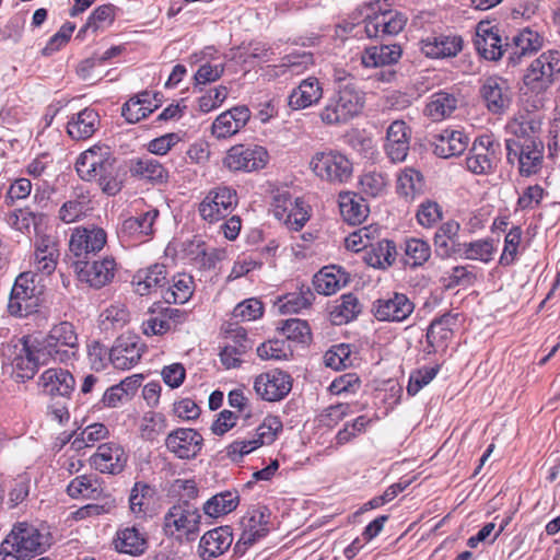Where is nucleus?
Instances as JSON below:
<instances>
[{
  "label": "nucleus",
  "instance_id": "obj_1",
  "mask_svg": "<svg viewBox=\"0 0 560 560\" xmlns=\"http://www.w3.org/2000/svg\"><path fill=\"white\" fill-rule=\"evenodd\" d=\"M79 349L78 334L69 322L54 325L45 337H13L1 345L2 369L16 382L32 380L40 365L50 361L68 363L75 359Z\"/></svg>",
  "mask_w": 560,
  "mask_h": 560
},
{
  "label": "nucleus",
  "instance_id": "obj_2",
  "mask_svg": "<svg viewBox=\"0 0 560 560\" xmlns=\"http://www.w3.org/2000/svg\"><path fill=\"white\" fill-rule=\"evenodd\" d=\"M81 179L95 182L103 192L115 196L121 189L116 159L107 147H93L82 152L75 163Z\"/></svg>",
  "mask_w": 560,
  "mask_h": 560
},
{
  "label": "nucleus",
  "instance_id": "obj_3",
  "mask_svg": "<svg viewBox=\"0 0 560 560\" xmlns=\"http://www.w3.org/2000/svg\"><path fill=\"white\" fill-rule=\"evenodd\" d=\"M200 510L188 500H179L164 514L163 533L178 541L195 540L200 532Z\"/></svg>",
  "mask_w": 560,
  "mask_h": 560
},
{
  "label": "nucleus",
  "instance_id": "obj_4",
  "mask_svg": "<svg viewBox=\"0 0 560 560\" xmlns=\"http://www.w3.org/2000/svg\"><path fill=\"white\" fill-rule=\"evenodd\" d=\"M49 537L26 522L16 523L3 540L5 550L13 551L21 560H28L46 550Z\"/></svg>",
  "mask_w": 560,
  "mask_h": 560
},
{
  "label": "nucleus",
  "instance_id": "obj_5",
  "mask_svg": "<svg viewBox=\"0 0 560 560\" xmlns=\"http://www.w3.org/2000/svg\"><path fill=\"white\" fill-rule=\"evenodd\" d=\"M506 160L517 164L521 176L529 177L542 167L544 143L539 139L505 140Z\"/></svg>",
  "mask_w": 560,
  "mask_h": 560
},
{
  "label": "nucleus",
  "instance_id": "obj_6",
  "mask_svg": "<svg viewBox=\"0 0 560 560\" xmlns=\"http://www.w3.org/2000/svg\"><path fill=\"white\" fill-rule=\"evenodd\" d=\"M310 167L317 177L330 184H343L352 176V163L337 151L316 152Z\"/></svg>",
  "mask_w": 560,
  "mask_h": 560
},
{
  "label": "nucleus",
  "instance_id": "obj_7",
  "mask_svg": "<svg viewBox=\"0 0 560 560\" xmlns=\"http://www.w3.org/2000/svg\"><path fill=\"white\" fill-rule=\"evenodd\" d=\"M33 272H22L11 290L8 310L11 315L25 317L37 311L40 290L35 284Z\"/></svg>",
  "mask_w": 560,
  "mask_h": 560
},
{
  "label": "nucleus",
  "instance_id": "obj_8",
  "mask_svg": "<svg viewBox=\"0 0 560 560\" xmlns=\"http://www.w3.org/2000/svg\"><path fill=\"white\" fill-rule=\"evenodd\" d=\"M72 267L78 280L93 289H101L109 284L116 271V261L113 257L102 259H74Z\"/></svg>",
  "mask_w": 560,
  "mask_h": 560
},
{
  "label": "nucleus",
  "instance_id": "obj_9",
  "mask_svg": "<svg viewBox=\"0 0 560 560\" xmlns=\"http://www.w3.org/2000/svg\"><path fill=\"white\" fill-rule=\"evenodd\" d=\"M107 242L104 229L94 224L73 229L69 240V250L74 259L94 258Z\"/></svg>",
  "mask_w": 560,
  "mask_h": 560
},
{
  "label": "nucleus",
  "instance_id": "obj_10",
  "mask_svg": "<svg viewBox=\"0 0 560 560\" xmlns=\"http://www.w3.org/2000/svg\"><path fill=\"white\" fill-rule=\"evenodd\" d=\"M236 190L220 186L211 189L199 203L202 220L214 223L229 217L237 206Z\"/></svg>",
  "mask_w": 560,
  "mask_h": 560
},
{
  "label": "nucleus",
  "instance_id": "obj_11",
  "mask_svg": "<svg viewBox=\"0 0 560 560\" xmlns=\"http://www.w3.org/2000/svg\"><path fill=\"white\" fill-rule=\"evenodd\" d=\"M268 158V152L264 147L236 144L228 150L223 164L233 172H254L264 168Z\"/></svg>",
  "mask_w": 560,
  "mask_h": 560
},
{
  "label": "nucleus",
  "instance_id": "obj_12",
  "mask_svg": "<svg viewBox=\"0 0 560 560\" xmlns=\"http://www.w3.org/2000/svg\"><path fill=\"white\" fill-rule=\"evenodd\" d=\"M270 511L265 505H255L247 510L241 520L242 534L235 548L245 551L269 532Z\"/></svg>",
  "mask_w": 560,
  "mask_h": 560
},
{
  "label": "nucleus",
  "instance_id": "obj_13",
  "mask_svg": "<svg viewBox=\"0 0 560 560\" xmlns=\"http://www.w3.org/2000/svg\"><path fill=\"white\" fill-rule=\"evenodd\" d=\"M415 310V304L404 293L393 292L373 302L372 312L377 320H406Z\"/></svg>",
  "mask_w": 560,
  "mask_h": 560
},
{
  "label": "nucleus",
  "instance_id": "obj_14",
  "mask_svg": "<svg viewBox=\"0 0 560 560\" xmlns=\"http://www.w3.org/2000/svg\"><path fill=\"white\" fill-rule=\"evenodd\" d=\"M407 22V18L395 10H385L363 19V32L369 38L397 35Z\"/></svg>",
  "mask_w": 560,
  "mask_h": 560
},
{
  "label": "nucleus",
  "instance_id": "obj_15",
  "mask_svg": "<svg viewBox=\"0 0 560 560\" xmlns=\"http://www.w3.org/2000/svg\"><path fill=\"white\" fill-rule=\"evenodd\" d=\"M202 445V435L189 428L175 429L165 439L167 451L179 459L195 458L200 453Z\"/></svg>",
  "mask_w": 560,
  "mask_h": 560
},
{
  "label": "nucleus",
  "instance_id": "obj_16",
  "mask_svg": "<svg viewBox=\"0 0 560 560\" xmlns=\"http://www.w3.org/2000/svg\"><path fill=\"white\" fill-rule=\"evenodd\" d=\"M145 346L138 336L121 335L112 347L108 359L114 368L129 370L140 361Z\"/></svg>",
  "mask_w": 560,
  "mask_h": 560
},
{
  "label": "nucleus",
  "instance_id": "obj_17",
  "mask_svg": "<svg viewBox=\"0 0 560 560\" xmlns=\"http://www.w3.org/2000/svg\"><path fill=\"white\" fill-rule=\"evenodd\" d=\"M254 388L264 400L278 401L290 393L292 378L287 372L275 369L258 375Z\"/></svg>",
  "mask_w": 560,
  "mask_h": 560
},
{
  "label": "nucleus",
  "instance_id": "obj_18",
  "mask_svg": "<svg viewBox=\"0 0 560 560\" xmlns=\"http://www.w3.org/2000/svg\"><path fill=\"white\" fill-rule=\"evenodd\" d=\"M498 149L499 144L494 143L490 136L479 137L472 143L466 158L467 168L477 175L492 172L497 164Z\"/></svg>",
  "mask_w": 560,
  "mask_h": 560
},
{
  "label": "nucleus",
  "instance_id": "obj_19",
  "mask_svg": "<svg viewBox=\"0 0 560 560\" xmlns=\"http://www.w3.org/2000/svg\"><path fill=\"white\" fill-rule=\"evenodd\" d=\"M273 214L292 230H300L308 220V211L305 202L300 199H293L289 194H281L275 198Z\"/></svg>",
  "mask_w": 560,
  "mask_h": 560
},
{
  "label": "nucleus",
  "instance_id": "obj_20",
  "mask_svg": "<svg viewBox=\"0 0 560 560\" xmlns=\"http://www.w3.org/2000/svg\"><path fill=\"white\" fill-rule=\"evenodd\" d=\"M162 105V96L155 91H142L131 96L121 106V116L129 124L147 118Z\"/></svg>",
  "mask_w": 560,
  "mask_h": 560
},
{
  "label": "nucleus",
  "instance_id": "obj_21",
  "mask_svg": "<svg viewBox=\"0 0 560 560\" xmlns=\"http://www.w3.org/2000/svg\"><path fill=\"white\" fill-rule=\"evenodd\" d=\"M475 46L480 57L491 61L499 60L508 54L506 44L503 46L499 28L490 22L478 23Z\"/></svg>",
  "mask_w": 560,
  "mask_h": 560
},
{
  "label": "nucleus",
  "instance_id": "obj_22",
  "mask_svg": "<svg viewBox=\"0 0 560 560\" xmlns=\"http://www.w3.org/2000/svg\"><path fill=\"white\" fill-rule=\"evenodd\" d=\"M38 385L48 396L69 399L75 388V380L68 370L50 368L40 374Z\"/></svg>",
  "mask_w": 560,
  "mask_h": 560
},
{
  "label": "nucleus",
  "instance_id": "obj_23",
  "mask_svg": "<svg viewBox=\"0 0 560 560\" xmlns=\"http://www.w3.org/2000/svg\"><path fill=\"white\" fill-rule=\"evenodd\" d=\"M250 110L247 106H235L220 114L211 126L217 139H225L237 133L249 120Z\"/></svg>",
  "mask_w": 560,
  "mask_h": 560
},
{
  "label": "nucleus",
  "instance_id": "obj_24",
  "mask_svg": "<svg viewBox=\"0 0 560 560\" xmlns=\"http://www.w3.org/2000/svg\"><path fill=\"white\" fill-rule=\"evenodd\" d=\"M128 456L125 450L116 443H104L97 447L91 457L92 465L103 474L116 475L124 470Z\"/></svg>",
  "mask_w": 560,
  "mask_h": 560
},
{
  "label": "nucleus",
  "instance_id": "obj_25",
  "mask_svg": "<svg viewBox=\"0 0 560 560\" xmlns=\"http://www.w3.org/2000/svg\"><path fill=\"white\" fill-rule=\"evenodd\" d=\"M410 133V128L402 120H395L387 128L384 148L393 162L405 161L409 151Z\"/></svg>",
  "mask_w": 560,
  "mask_h": 560
},
{
  "label": "nucleus",
  "instance_id": "obj_26",
  "mask_svg": "<svg viewBox=\"0 0 560 560\" xmlns=\"http://www.w3.org/2000/svg\"><path fill=\"white\" fill-rule=\"evenodd\" d=\"M233 535L229 526H221L203 534L199 541V556L211 560L223 555L231 546Z\"/></svg>",
  "mask_w": 560,
  "mask_h": 560
},
{
  "label": "nucleus",
  "instance_id": "obj_27",
  "mask_svg": "<svg viewBox=\"0 0 560 560\" xmlns=\"http://www.w3.org/2000/svg\"><path fill=\"white\" fill-rule=\"evenodd\" d=\"M166 275V266L163 264L139 269L132 277L135 291L140 295L151 294L167 283Z\"/></svg>",
  "mask_w": 560,
  "mask_h": 560
},
{
  "label": "nucleus",
  "instance_id": "obj_28",
  "mask_svg": "<svg viewBox=\"0 0 560 560\" xmlns=\"http://www.w3.org/2000/svg\"><path fill=\"white\" fill-rule=\"evenodd\" d=\"M458 314L446 313L435 318L427 331V342L430 347L429 353L443 350L452 338L454 326L457 324Z\"/></svg>",
  "mask_w": 560,
  "mask_h": 560
},
{
  "label": "nucleus",
  "instance_id": "obj_29",
  "mask_svg": "<svg viewBox=\"0 0 560 560\" xmlns=\"http://www.w3.org/2000/svg\"><path fill=\"white\" fill-rule=\"evenodd\" d=\"M463 48L460 36H432L421 40V51L432 59L456 56Z\"/></svg>",
  "mask_w": 560,
  "mask_h": 560
},
{
  "label": "nucleus",
  "instance_id": "obj_30",
  "mask_svg": "<svg viewBox=\"0 0 560 560\" xmlns=\"http://www.w3.org/2000/svg\"><path fill=\"white\" fill-rule=\"evenodd\" d=\"M480 93L487 108L493 114L503 113L511 103L506 83L498 78H489L483 83Z\"/></svg>",
  "mask_w": 560,
  "mask_h": 560
},
{
  "label": "nucleus",
  "instance_id": "obj_31",
  "mask_svg": "<svg viewBox=\"0 0 560 560\" xmlns=\"http://www.w3.org/2000/svg\"><path fill=\"white\" fill-rule=\"evenodd\" d=\"M541 46L539 35L529 28L513 37V43H506L509 66L515 67L524 56L537 51Z\"/></svg>",
  "mask_w": 560,
  "mask_h": 560
},
{
  "label": "nucleus",
  "instance_id": "obj_32",
  "mask_svg": "<svg viewBox=\"0 0 560 560\" xmlns=\"http://www.w3.org/2000/svg\"><path fill=\"white\" fill-rule=\"evenodd\" d=\"M434 153L443 159L462 154L468 147L469 138L459 130H443L436 135Z\"/></svg>",
  "mask_w": 560,
  "mask_h": 560
},
{
  "label": "nucleus",
  "instance_id": "obj_33",
  "mask_svg": "<svg viewBox=\"0 0 560 560\" xmlns=\"http://www.w3.org/2000/svg\"><path fill=\"white\" fill-rule=\"evenodd\" d=\"M98 126V114L92 108H84L68 121L67 132L74 140H84L92 137Z\"/></svg>",
  "mask_w": 560,
  "mask_h": 560
},
{
  "label": "nucleus",
  "instance_id": "obj_34",
  "mask_svg": "<svg viewBox=\"0 0 560 560\" xmlns=\"http://www.w3.org/2000/svg\"><path fill=\"white\" fill-rule=\"evenodd\" d=\"M114 542L117 551L130 556H140L148 548L145 534L136 526L118 529Z\"/></svg>",
  "mask_w": 560,
  "mask_h": 560
},
{
  "label": "nucleus",
  "instance_id": "obj_35",
  "mask_svg": "<svg viewBox=\"0 0 560 560\" xmlns=\"http://www.w3.org/2000/svg\"><path fill=\"white\" fill-rule=\"evenodd\" d=\"M59 257L56 242L49 236L39 237L34 253V267L44 275H51Z\"/></svg>",
  "mask_w": 560,
  "mask_h": 560
},
{
  "label": "nucleus",
  "instance_id": "obj_36",
  "mask_svg": "<svg viewBox=\"0 0 560 560\" xmlns=\"http://www.w3.org/2000/svg\"><path fill=\"white\" fill-rule=\"evenodd\" d=\"M339 208L343 220L352 225L361 224L370 212L363 197L350 191L339 195Z\"/></svg>",
  "mask_w": 560,
  "mask_h": 560
},
{
  "label": "nucleus",
  "instance_id": "obj_37",
  "mask_svg": "<svg viewBox=\"0 0 560 560\" xmlns=\"http://www.w3.org/2000/svg\"><path fill=\"white\" fill-rule=\"evenodd\" d=\"M399 45H381L365 48L361 56L362 65L365 68L386 67L396 63L401 57Z\"/></svg>",
  "mask_w": 560,
  "mask_h": 560
},
{
  "label": "nucleus",
  "instance_id": "obj_38",
  "mask_svg": "<svg viewBox=\"0 0 560 560\" xmlns=\"http://www.w3.org/2000/svg\"><path fill=\"white\" fill-rule=\"evenodd\" d=\"M349 281V276L340 267H324L314 277V287L316 291L324 295H331L343 288Z\"/></svg>",
  "mask_w": 560,
  "mask_h": 560
},
{
  "label": "nucleus",
  "instance_id": "obj_39",
  "mask_svg": "<svg viewBox=\"0 0 560 560\" xmlns=\"http://www.w3.org/2000/svg\"><path fill=\"white\" fill-rule=\"evenodd\" d=\"M323 90L317 78L310 77L303 80L289 96V105L293 109H301L317 103L322 98Z\"/></svg>",
  "mask_w": 560,
  "mask_h": 560
},
{
  "label": "nucleus",
  "instance_id": "obj_40",
  "mask_svg": "<svg viewBox=\"0 0 560 560\" xmlns=\"http://www.w3.org/2000/svg\"><path fill=\"white\" fill-rule=\"evenodd\" d=\"M240 504L237 491H222L212 495L202 505L203 513L211 518H219L236 510Z\"/></svg>",
  "mask_w": 560,
  "mask_h": 560
},
{
  "label": "nucleus",
  "instance_id": "obj_41",
  "mask_svg": "<svg viewBox=\"0 0 560 560\" xmlns=\"http://www.w3.org/2000/svg\"><path fill=\"white\" fill-rule=\"evenodd\" d=\"M129 172L140 179L162 183L167 178L164 166L155 159L143 156L130 160Z\"/></svg>",
  "mask_w": 560,
  "mask_h": 560
},
{
  "label": "nucleus",
  "instance_id": "obj_42",
  "mask_svg": "<svg viewBox=\"0 0 560 560\" xmlns=\"http://www.w3.org/2000/svg\"><path fill=\"white\" fill-rule=\"evenodd\" d=\"M194 280L187 273L173 277L172 284L162 291V298L167 304H184L192 295Z\"/></svg>",
  "mask_w": 560,
  "mask_h": 560
},
{
  "label": "nucleus",
  "instance_id": "obj_43",
  "mask_svg": "<svg viewBox=\"0 0 560 560\" xmlns=\"http://www.w3.org/2000/svg\"><path fill=\"white\" fill-rule=\"evenodd\" d=\"M396 255L395 243L382 240L370 246V249L365 253V261L374 268L386 269L394 264Z\"/></svg>",
  "mask_w": 560,
  "mask_h": 560
},
{
  "label": "nucleus",
  "instance_id": "obj_44",
  "mask_svg": "<svg viewBox=\"0 0 560 560\" xmlns=\"http://www.w3.org/2000/svg\"><path fill=\"white\" fill-rule=\"evenodd\" d=\"M89 192L83 188L74 190L73 196L59 209V219L65 223H72L79 220L89 210Z\"/></svg>",
  "mask_w": 560,
  "mask_h": 560
},
{
  "label": "nucleus",
  "instance_id": "obj_45",
  "mask_svg": "<svg viewBox=\"0 0 560 560\" xmlns=\"http://www.w3.org/2000/svg\"><path fill=\"white\" fill-rule=\"evenodd\" d=\"M155 494V490L150 485L137 481L130 490L129 508L137 517H144Z\"/></svg>",
  "mask_w": 560,
  "mask_h": 560
},
{
  "label": "nucleus",
  "instance_id": "obj_46",
  "mask_svg": "<svg viewBox=\"0 0 560 560\" xmlns=\"http://www.w3.org/2000/svg\"><path fill=\"white\" fill-rule=\"evenodd\" d=\"M457 107V100L448 93H435L424 108V114L433 121H441L452 115Z\"/></svg>",
  "mask_w": 560,
  "mask_h": 560
},
{
  "label": "nucleus",
  "instance_id": "obj_47",
  "mask_svg": "<svg viewBox=\"0 0 560 560\" xmlns=\"http://www.w3.org/2000/svg\"><path fill=\"white\" fill-rule=\"evenodd\" d=\"M457 254L470 260L489 262L494 254L493 241L491 238L477 240L469 243L457 244Z\"/></svg>",
  "mask_w": 560,
  "mask_h": 560
},
{
  "label": "nucleus",
  "instance_id": "obj_48",
  "mask_svg": "<svg viewBox=\"0 0 560 560\" xmlns=\"http://www.w3.org/2000/svg\"><path fill=\"white\" fill-rule=\"evenodd\" d=\"M422 174L412 167H406L397 177V192L406 199H413L423 189Z\"/></svg>",
  "mask_w": 560,
  "mask_h": 560
},
{
  "label": "nucleus",
  "instance_id": "obj_49",
  "mask_svg": "<svg viewBox=\"0 0 560 560\" xmlns=\"http://www.w3.org/2000/svg\"><path fill=\"white\" fill-rule=\"evenodd\" d=\"M167 420L160 412L149 411L143 415L140 421V435L145 441H155L165 433Z\"/></svg>",
  "mask_w": 560,
  "mask_h": 560
},
{
  "label": "nucleus",
  "instance_id": "obj_50",
  "mask_svg": "<svg viewBox=\"0 0 560 560\" xmlns=\"http://www.w3.org/2000/svg\"><path fill=\"white\" fill-rule=\"evenodd\" d=\"M159 217L156 209H151L139 217H131L124 221L122 231L129 234L149 236L153 233V224Z\"/></svg>",
  "mask_w": 560,
  "mask_h": 560
},
{
  "label": "nucleus",
  "instance_id": "obj_51",
  "mask_svg": "<svg viewBox=\"0 0 560 560\" xmlns=\"http://www.w3.org/2000/svg\"><path fill=\"white\" fill-rule=\"evenodd\" d=\"M361 313V304L358 298L351 293L343 294L340 302L331 312L332 320L337 325L348 323Z\"/></svg>",
  "mask_w": 560,
  "mask_h": 560
},
{
  "label": "nucleus",
  "instance_id": "obj_52",
  "mask_svg": "<svg viewBox=\"0 0 560 560\" xmlns=\"http://www.w3.org/2000/svg\"><path fill=\"white\" fill-rule=\"evenodd\" d=\"M431 256L430 245L420 238H410L405 243V264L412 268L422 266Z\"/></svg>",
  "mask_w": 560,
  "mask_h": 560
},
{
  "label": "nucleus",
  "instance_id": "obj_53",
  "mask_svg": "<svg viewBox=\"0 0 560 560\" xmlns=\"http://www.w3.org/2000/svg\"><path fill=\"white\" fill-rule=\"evenodd\" d=\"M254 347L253 340L247 336L243 327L235 326L226 330L224 354L229 355L231 351L238 352L240 355L248 353Z\"/></svg>",
  "mask_w": 560,
  "mask_h": 560
},
{
  "label": "nucleus",
  "instance_id": "obj_54",
  "mask_svg": "<svg viewBox=\"0 0 560 560\" xmlns=\"http://www.w3.org/2000/svg\"><path fill=\"white\" fill-rule=\"evenodd\" d=\"M448 289L456 287H470L477 281L476 268L470 265L455 266L443 278Z\"/></svg>",
  "mask_w": 560,
  "mask_h": 560
},
{
  "label": "nucleus",
  "instance_id": "obj_55",
  "mask_svg": "<svg viewBox=\"0 0 560 560\" xmlns=\"http://www.w3.org/2000/svg\"><path fill=\"white\" fill-rule=\"evenodd\" d=\"M141 329L145 336L163 335L171 329V325L162 312V305L154 304L150 308L149 317L142 322Z\"/></svg>",
  "mask_w": 560,
  "mask_h": 560
},
{
  "label": "nucleus",
  "instance_id": "obj_56",
  "mask_svg": "<svg viewBox=\"0 0 560 560\" xmlns=\"http://www.w3.org/2000/svg\"><path fill=\"white\" fill-rule=\"evenodd\" d=\"M553 80V72H526L524 75V94H542L552 85Z\"/></svg>",
  "mask_w": 560,
  "mask_h": 560
},
{
  "label": "nucleus",
  "instance_id": "obj_57",
  "mask_svg": "<svg viewBox=\"0 0 560 560\" xmlns=\"http://www.w3.org/2000/svg\"><path fill=\"white\" fill-rule=\"evenodd\" d=\"M338 103L346 109L351 118L357 115L363 107V95L355 91L350 84L340 86L337 96Z\"/></svg>",
  "mask_w": 560,
  "mask_h": 560
},
{
  "label": "nucleus",
  "instance_id": "obj_58",
  "mask_svg": "<svg viewBox=\"0 0 560 560\" xmlns=\"http://www.w3.org/2000/svg\"><path fill=\"white\" fill-rule=\"evenodd\" d=\"M325 365L336 371L352 365L351 349L349 345L340 343L334 346L324 355Z\"/></svg>",
  "mask_w": 560,
  "mask_h": 560
},
{
  "label": "nucleus",
  "instance_id": "obj_59",
  "mask_svg": "<svg viewBox=\"0 0 560 560\" xmlns=\"http://www.w3.org/2000/svg\"><path fill=\"white\" fill-rule=\"evenodd\" d=\"M387 176L377 172H368L361 176V191L369 197L381 196L387 187Z\"/></svg>",
  "mask_w": 560,
  "mask_h": 560
},
{
  "label": "nucleus",
  "instance_id": "obj_60",
  "mask_svg": "<svg viewBox=\"0 0 560 560\" xmlns=\"http://www.w3.org/2000/svg\"><path fill=\"white\" fill-rule=\"evenodd\" d=\"M313 299L314 294L308 288L300 292L289 293L283 298L280 310L283 313H299L308 307Z\"/></svg>",
  "mask_w": 560,
  "mask_h": 560
},
{
  "label": "nucleus",
  "instance_id": "obj_61",
  "mask_svg": "<svg viewBox=\"0 0 560 560\" xmlns=\"http://www.w3.org/2000/svg\"><path fill=\"white\" fill-rule=\"evenodd\" d=\"M108 434V429L103 423H93L88 425L81 433L75 436L72 446L77 450L93 445L95 442L103 440Z\"/></svg>",
  "mask_w": 560,
  "mask_h": 560
},
{
  "label": "nucleus",
  "instance_id": "obj_62",
  "mask_svg": "<svg viewBox=\"0 0 560 560\" xmlns=\"http://www.w3.org/2000/svg\"><path fill=\"white\" fill-rule=\"evenodd\" d=\"M114 20V7L112 4H103L97 7L90 18L88 19L85 25L79 31V35L82 33L92 30V32H96L98 28L103 27L105 24H110Z\"/></svg>",
  "mask_w": 560,
  "mask_h": 560
},
{
  "label": "nucleus",
  "instance_id": "obj_63",
  "mask_svg": "<svg viewBox=\"0 0 560 560\" xmlns=\"http://www.w3.org/2000/svg\"><path fill=\"white\" fill-rule=\"evenodd\" d=\"M281 330L289 340L306 342L311 338V329L307 322L299 318L284 320Z\"/></svg>",
  "mask_w": 560,
  "mask_h": 560
},
{
  "label": "nucleus",
  "instance_id": "obj_64",
  "mask_svg": "<svg viewBox=\"0 0 560 560\" xmlns=\"http://www.w3.org/2000/svg\"><path fill=\"white\" fill-rule=\"evenodd\" d=\"M228 95L229 89L225 85H218L209 89L198 100L199 110L202 113H209L218 108L225 101Z\"/></svg>",
  "mask_w": 560,
  "mask_h": 560
}]
</instances>
